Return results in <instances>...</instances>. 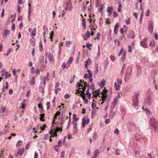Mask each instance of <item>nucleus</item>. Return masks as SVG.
<instances>
[{
    "label": "nucleus",
    "instance_id": "nucleus-7",
    "mask_svg": "<svg viewBox=\"0 0 158 158\" xmlns=\"http://www.w3.org/2000/svg\"><path fill=\"white\" fill-rule=\"evenodd\" d=\"M24 151L23 148L22 149H19L18 150V152L17 153V154L15 155V156L16 157H17L18 155H19L20 156H22Z\"/></svg>",
    "mask_w": 158,
    "mask_h": 158
},
{
    "label": "nucleus",
    "instance_id": "nucleus-2",
    "mask_svg": "<svg viewBox=\"0 0 158 158\" xmlns=\"http://www.w3.org/2000/svg\"><path fill=\"white\" fill-rule=\"evenodd\" d=\"M148 94L147 96V104L150 106L153 101V95L152 91L150 89H148Z\"/></svg>",
    "mask_w": 158,
    "mask_h": 158
},
{
    "label": "nucleus",
    "instance_id": "nucleus-6",
    "mask_svg": "<svg viewBox=\"0 0 158 158\" xmlns=\"http://www.w3.org/2000/svg\"><path fill=\"white\" fill-rule=\"evenodd\" d=\"M128 37L130 39H134L135 37L134 32L133 31H129Z\"/></svg>",
    "mask_w": 158,
    "mask_h": 158
},
{
    "label": "nucleus",
    "instance_id": "nucleus-18",
    "mask_svg": "<svg viewBox=\"0 0 158 158\" xmlns=\"http://www.w3.org/2000/svg\"><path fill=\"white\" fill-rule=\"evenodd\" d=\"M120 86L118 85L117 83L115 82L114 85V87L116 90H118L119 89Z\"/></svg>",
    "mask_w": 158,
    "mask_h": 158
},
{
    "label": "nucleus",
    "instance_id": "nucleus-16",
    "mask_svg": "<svg viewBox=\"0 0 158 158\" xmlns=\"http://www.w3.org/2000/svg\"><path fill=\"white\" fill-rule=\"evenodd\" d=\"M117 98V97L115 98L114 99V101L112 102V104L114 108L115 107V106L118 102L116 100Z\"/></svg>",
    "mask_w": 158,
    "mask_h": 158
},
{
    "label": "nucleus",
    "instance_id": "nucleus-51",
    "mask_svg": "<svg viewBox=\"0 0 158 158\" xmlns=\"http://www.w3.org/2000/svg\"><path fill=\"white\" fill-rule=\"evenodd\" d=\"M100 34L99 32H98L97 34V36L95 38V39H99V36L100 35Z\"/></svg>",
    "mask_w": 158,
    "mask_h": 158
},
{
    "label": "nucleus",
    "instance_id": "nucleus-61",
    "mask_svg": "<svg viewBox=\"0 0 158 158\" xmlns=\"http://www.w3.org/2000/svg\"><path fill=\"white\" fill-rule=\"evenodd\" d=\"M118 14L117 12H114V17H116L118 16Z\"/></svg>",
    "mask_w": 158,
    "mask_h": 158
},
{
    "label": "nucleus",
    "instance_id": "nucleus-62",
    "mask_svg": "<svg viewBox=\"0 0 158 158\" xmlns=\"http://www.w3.org/2000/svg\"><path fill=\"white\" fill-rule=\"evenodd\" d=\"M72 123H73L74 125L73 127H77V123L76 121H73L72 122Z\"/></svg>",
    "mask_w": 158,
    "mask_h": 158
},
{
    "label": "nucleus",
    "instance_id": "nucleus-50",
    "mask_svg": "<svg viewBox=\"0 0 158 158\" xmlns=\"http://www.w3.org/2000/svg\"><path fill=\"white\" fill-rule=\"evenodd\" d=\"M62 141H59L58 143V145H57V146H58L59 147H61L62 146Z\"/></svg>",
    "mask_w": 158,
    "mask_h": 158
},
{
    "label": "nucleus",
    "instance_id": "nucleus-52",
    "mask_svg": "<svg viewBox=\"0 0 158 158\" xmlns=\"http://www.w3.org/2000/svg\"><path fill=\"white\" fill-rule=\"evenodd\" d=\"M81 92V93L80 94V96L82 98L83 97V95H85V93L83 91H80Z\"/></svg>",
    "mask_w": 158,
    "mask_h": 158
},
{
    "label": "nucleus",
    "instance_id": "nucleus-12",
    "mask_svg": "<svg viewBox=\"0 0 158 158\" xmlns=\"http://www.w3.org/2000/svg\"><path fill=\"white\" fill-rule=\"evenodd\" d=\"M153 26L152 25H150L148 26V30L149 32L152 34V33L153 30Z\"/></svg>",
    "mask_w": 158,
    "mask_h": 158
},
{
    "label": "nucleus",
    "instance_id": "nucleus-31",
    "mask_svg": "<svg viewBox=\"0 0 158 158\" xmlns=\"http://www.w3.org/2000/svg\"><path fill=\"white\" fill-rule=\"evenodd\" d=\"M35 79L34 77H32V80L30 82V84L31 85H35Z\"/></svg>",
    "mask_w": 158,
    "mask_h": 158
},
{
    "label": "nucleus",
    "instance_id": "nucleus-39",
    "mask_svg": "<svg viewBox=\"0 0 158 158\" xmlns=\"http://www.w3.org/2000/svg\"><path fill=\"white\" fill-rule=\"evenodd\" d=\"M71 44V41H66V45L68 47H69Z\"/></svg>",
    "mask_w": 158,
    "mask_h": 158
},
{
    "label": "nucleus",
    "instance_id": "nucleus-9",
    "mask_svg": "<svg viewBox=\"0 0 158 158\" xmlns=\"http://www.w3.org/2000/svg\"><path fill=\"white\" fill-rule=\"evenodd\" d=\"M126 67V64H123V66L122 68V69H121V71L120 72V74L121 75L122 77H123V73L125 71V69Z\"/></svg>",
    "mask_w": 158,
    "mask_h": 158
},
{
    "label": "nucleus",
    "instance_id": "nucleus-14",
    "mask_svg": "<svg viewBox=\"0 0 158 158\" xmlns=\"http://www.w3.org/2000/svg\"><path fill=\"white\" fill-rule=\"evenodd\" d=\"M48 58L49 60L51 61H54V58L53 57V55L50 53L48 56Z\"/></svg>",
    "mask_w": 158,
    "mask_h": 158
},
{
    "label": "nucleus",
    "instance_id": "nucleus-60",
    "mask_svg": "<svg viewBox=\"0 0 158 158\" xmlns=\"http://www.w3.org/2000/svg\"><path fill=\"white\" fill-rule=\"evenodd\" d=\"M23 27V23L21 22L19 24V28L21 30Z\"/></svg>",
    "mask_w": 158,
    "mask_h": 158
},
{
    "label": "nucleus",
    "instance_id": "nucleus-44",
    "mask_svg": "<svg viewBox=\"0 0 158 158\" xmlns=\"http://www.w3.org/2000/svg\"><path fill=\"white\" fill-rule=\"evenodd\" d=\"M157 73V72L153 71L152 73V77H153V76H155V77Z\"/></svg>",
    "mask_w": 158,
    "mask_h": 158
},
{
    "label": "nucleus",
    "instance_id": "nucleus-5",
    "mask_svg": "<svg viewBox=\"0 0 158 158\" xmlns=\"http://www.w3.org/2000/svg\"><path fill=\"white\" fill-rule=\"evenodd\" d=\"M101 94L102 95L101 96V97L102 98V99H100V101H102V102H101V104H102L105 101L107 97V94H103V92H102Z\"/></svg>",
    "mask_w": 158,
    "mask_h": 158
},
{
    "label": "nucleus",
    "instance_id": "nucleus-55",
    "mask_svg": "<svg viewBox=\"0 0 158 158\" xmlns=\"http://www.w3.org/2000/svg\"><path fill=\"white\" fill-rule=\"evenodd\" d=\"M120 32L121 34L123 35L124 33V31L123 28H121L120 29Z\"/></svg>",
    "mask_w": 158,
    "mask_h": 158
},
{
    "label": "nucleus",
    "instance_id": "nucleus-37",
    "mask_svg": "<svg viewBox=\"0 0 158 158\" xmlns=\"http://www.w3.org/2000/svg\"><path fill=\"white\" fill-rule=\"evenodd\" d=\"M114 42L115 44H117V45L118 46H119L120 45V43L119 41L117 39L115 40L114 41Z\"/></svg>",
    "mask_w": 158,
    "mask_h": 158
},
{
    "label": "nucleus",
    "instance_id": "nucleus-49",
    "mask_svg": "<svg viewBox=\"0 0 158 158\" xmlns=\"http://www.w3.org/2000/svg\"><path fill=\"white\" fill-rule=\"evenodd\" d=\"M61 90V89L60 88H55V93H56V94L58 93V91H60Z\"/></svg>",
    "mask_w": 158,
    "mask_h": 158
},
{
    "label": "nucleus",
    "instance_id": "nucleus-4",
    "mask_svg": "<svg viewBox=\"0 0 158 158\" xmlns=\"http://www.w3.org/2000/svg\"><path fill=\"white\" fill-rule=\"evenodd\" d=\"M148 40L147 38H145L144 40L140 43V44L144 48H147L148 47L147 41Z\"/></svg>",
    "mask_w": 158,
    "mask_h": 158
},
{
    "label": "nucleus",
    "instance_id": "nucleus-17",
    "mask_svg": "<svg viewBox=\"0 0 158 158\" xmlns=\"http://www.w3.org/2000/svg\"><path fill=\"white\" fill-rule=\"evenodd\" d=\"M32 39L33 40H31L30 41V43L31 44V45L33 46H34L35 44V39L33 37H32Z\"/></svg>",
    "mask_w": 158,
    "mask_h": 158
},
{
    "label": "nucleus",
    "instance_id": "nucleus-22",
    "mask_svg": "<svg viewBox=\"0 0 158 158\" xmlns=\"http://www.w3.org/2000/svg\"><path fill=\"white\" fill-rule=\"evenodd\" d=\"M11 48H9L7 50V51L6 53V54H4V55L5 56H7L11 52Z\"/></svg>",
    "mask_w": 158,
    "mask_h": 158
},
{
    "label": "nucleus",
    "instance_id": "nucleus-63",
    "mask_svg": "<svg viewBox=\"0 0 158 158\" xmlns=\"http://www.w3.org/2000/svg\"><path fill=\"white\" fill-rule=\"evenodd\" d=\"M57 145H56V146H54V149L56 152H58V149L57 148Z\"/></svg>",
    "mask_w": 158,
    "mask_h": 158
},
{
    "label": "nucleus",
    "instance_id": "nucleus-8",
    "mask_svg": "<svg viewBox=\"0 0 158 158\" xmlns=\"http://www.w3.org/2000/svg\"><path fill=\"white\" fill-rule=\"evenodd\" d=\"M119 25L118 23H116L114 26V32L115 34H117V29L118 28Z\"/></svg>",
    "mask_w": 158,
    "mask_h": 158
},
{
    "label": "nucleus",
    "instance_id": "nucleus-59",
    "mask_svg": "<svg viewBox=\"0 0 158 158\" xmlns=\"http://www.w3.org/2000/svg\"><path fill=\"white\" fill-rule=\"evenodd\" d=\"M22 141L21 140H19L18 141V143H17L16 144V145L17 146H20L21 144Z\"/></svg>",
    "mask_w": 158,
    "mask_h": 158
},
{
    "label": "nucleus",
    "instance_id": "nucleus-19",
    "mask_svg": "<svg viewBox=\"0 0 158 158\" xmlns=\"http://www.w3.org/2000/svg\"><path fill=\"white\" fill-rule=\"evenodd\" d=\"M73 59V58L72 57H71L69 58L68 61L67 62V63L68 64V67H69V65L71 63Z\"/></svg>",
    "mask_w": 158,
    "mask_h": 158
},
{
    "label": "nucleus",
    "instance_id": "nucleus-23",
    "mask_svg": "<svg viewBox=\"0 0 158 158\" xmlns=\"http://www.w3.org/2000/svg\"><path fill=\"white\" fill-rule=\"evenodd\" d=\"M85 63H86L87 64L89 65L91 63V60L90 58H88L87 60L85 61Z\"/></svg>",
    "mask_w": 158,
    "mask_h": 158
},
{
    "label": "nucleus",
    "instance_id": "nucleus-54",
    "mask_svg": "<svg viewBox=\"0 0 158 158\" xmlns=\"http://www.w3.org/2000/svg\"><path fill=\"white\" fill-rule=\"evenodd\" d=\"M126 23L127 25L129 24L130 23V19L128 18L127 19L126 21Z\"/></svg>",
    "mask_w": 158,
    "mask_h": 158
},
{
    "label": "nucleus",
    "instance_id": "nucleus-20",
    "mask_svg": "<svg viewBox=\"0 0 158 158\" xmlns=\"http://www.w3.org/2000/svg\"><path fill=\"white\" fill-rule=\"evenodd\" d=\"M144 111L147 114H149L151 115L152 114L150 110L147 108H145V110H144Z\"/></svg>",
    "mask_w": 158,
    "mask_h": 158
},
{
    "label": "nucleus",
    "instance_id": "nucleus-57",
    "mask_svg": "<svg viewBox=\"0 0 158 158\" xmlns=\"http://www.w3.org/2000/svg\"><path fill=\"white\" fill-rule=\"evenodd\" d=\"M90 86L92 87L90 88L91 89H92V90H94L95 89V86H94V83H92L91 84Z\"/></svg>",
    "mask_w": 158,
    "mask_h": 158
},
{
    "label": "nucleus",
    "instance_id": "nucleus-40",
    "mask_svg": "<svg viewBox=\"0 0 158 158\" xmlns=\"http://www.w3.org/2000/svg\"><path fill=\"white\" fill-rule=\"evenodd\" d=\"M155 44V43L154 41H152L150 43V46L152 47H153Z\"/></svg>",
    "mask_w": 158,
    "mask_h": 158
},
{
    "label": "nucleus",
    "instance_id": "nucleus-36",
    "mask_svg": "<svg viewBox=\"0 0 158 158\" xmlns=\"http://www.w3.org/2000/svg\"><path fill=\"white\" fill-rule=\"evenodd\" d=\"M86 123V121L84 119V118L82 120V126L83 127H84L85 126V123Z\"/></svg>",
    "mask_w": 158,
    "mask_h": 158
},
{
    "label": "nucleus",
    "instance_id": "nucleus-30",
    "mask_svg": "<svg viewBox=\"0 0 158 158\" xmlns=\"http://www.w3.org/2000/svg\"><path fill=\"white\" fill-rule=\"evenodd\" d=\"M126 58V52H123V56L122 58V59L123 61H124Z\"/></svg>",
    "mask_w": 158,
    "mask_h": 158
},
{
    "label": "nucleus",
    "instance_id": "nucleus-34",
    "mask_svg": "<svg viewBox=\"0 0 158 158\" xmlns=\"http://www.w3.org/2000/svg\"><path fill=\"white\" fill-rule=\"evenodd\" d=\"M112 8L111 7H108L107 10V12L108 13H112L111 10H112Z\"/></svg>",
    "mask_w": 158,
    "mask_h": 158
},
{
    "label": "nucleus",
    "instance_id": "nucleus-33",
    "mask_svg": "<svg viewBox=\"0 0 158 158\" xmlns=\"http://www.w3.org/2000/svg\"><path fill=\"white\" fill-rule=\"evenodd\" d=\"M50 39L51 40V41H52V37L53 36V35H54V31H52L51 32V33L50 34Z\"/></svg>",
    "mask_w": 158,
    "mask_h": 158
},
{
    "label": "nucleus",
    "instance_id": "nucleus-45",
    "mask_svg": "<svg viewBox=\"0 0 158 158\" xmlns=\"http://www.w3.org/2000/svg\"><path fill=\"white\" fill-rule=\"evenodd\" d=\"M114 133L116 134L117 135H119V131L118 129L116 128L114 130Z\"/></svg>",
    "mask_w": 158,
    "mask_h": 158
},
{
    "label": "nucleus",
    "instance_id": "nucleus-15",
    "mask_svg": "<svg viewBox=\"0 0 158 158\" xmlns=\"http://www.w3.org/2000/svg\"><path fill=\"white\" fill-rule=\"evenodd\" d=\"M44 114H41L40 115V119L41 121H44L45 120V119H44Z\"/></svg>",
    "mask_w": 158,
    "mask_h": 158
},
{
    "label": "nucleus",
    "instance_id": "nucleus-58",
    "mask_svg": "<svg viewBox=\"0 0 158 158\" xmlns=\"http://www.w3.org/2000/svg\"><path fill=\"white\" fill-rule=\"evenodd\" d=\"M72 4L68 2V0H67V2L66 3V6L68 7L71 6Z\"/></svg>",
    "mask_w": 158,
    "mask_h": 158
},
{
    "label": "nucleus",
    "instance_id": "nucleus-32",
    "mask_svg": "<svg viewBox=\"0 0 158 158\" xmlns=\"http://www.w3.org/2000/svg\"><path fill=\"white\" fill-rule=\"evenodd\" d=\"M43 45L42 43L41 42V41H40L39 43V47H40V52L42 51L43 50Z\"/></svg>",
    "mask_w": 158,
    "mask_h": 158
},
{
    "label": "nucleus",
    "instance_id": "nucleus-46",
    "mask_svg": "<svg viewBox=\"0 0 158 158\" xmlns=\"http://www.w3.org/2000/svg\"><path fill=\"white\" fill-rule=\"evenodd\" d=\"M90 34L89 31H87V32L85 34L86 36H87V38H89L90 37Z\"/></svg>",
    "mask_w": 158,
    "mask_h": 158
},
{
    "label": "nucleus",
    "instance_id": "nucleus-43",
    "mask_svg": "<svg viewBox=\"0 0 158 158\" xmlns=\"http://www.w3.org/2000/svg\"><path fill=\"white\" fill-rule=\"evenodd\" d=\"M128 52H132V50L131 49L132 46L131 45H129L128 46Z\"/></svg>",
    "mask_w": 158,
    "mask_h": 158
},
{
    "label": "nucleus",
    "instance_id": "nucleus-26",
    "mask_svg": "<svg viewBox=\"0 0 158 158\" xmlns=\"http://www.w3.org/2000/svg\"><path fill=\"white\" fill-rule=\"evenodd\" d=\"M60 114V112L57 111L55 114L54 117V118L56 119L58 116H59Z\"/></svg>",
    "mask_w": 158,
    "mask_h": 158
},
{
    "label": "nucleus",
    "instance_id": "nucleus-27",
    "mask_svg": "<svg viewBox=\"0 0 158 158\" xmlns=\"http://www.w3.org/2000/svg\"><path fill=\"white\" fill-rule=\"evenodd\" d=\"M9 127L8 126H6L4 128V134H6L7 131H8Z\"/></svg>",
    "mask_w": 158,
    "mask_h": 158
},
{
    "label": "nucleus",
    "instance_id": "nucleus-13",
    "mask_svg": "<svg viewBox=\"0 0 158 158\" xmlns=\"http://www.w3.org/2000/svg\"><path fill=\"white\" fill-rule=\"evenodd\" d=\"M29 32L31 34V36H32L33 37L35 36L36 35V33L33 31L32 29H31V28H29Z\"/></svg>",
    "mask_w": 158,
    "mask_h": 158
},
{
    "label": "nucleus",
    "instance_id": "nucleus-56",
    "mask_svg": "<svg viewBox=\"0 0 158 158\" xmlns=\"http://www.w3.org/2000/svg\"><path fill=\"white\" fill-rule=\"evenodd\" d=\"M6 109V108L5 106L3 107L1 110V112L2 113H3L5 111Z\"/></svg>",
    "mask_w": 158,
    "mask_h": 158
},
{
    "label": "nucleus",
    "instance_id": "nucleus-38",
    "mask_svg": "<svg viewBox=\"0 0 158 158\" xmlns=\"http://www.w3.org/2000/svg\"><path fill=\"white\" fill-rule=\"evenodd\" d=\"M92 128V125H91L89 126V128L87 129V132L89 133L91 130Z\"/></svg>",
    "mask_w": 158,
    "mask_h": 158
},
{
    "label": "nucleus",
    "instance_id": "nucleus-64",
    "mask_svg": "<svg viewBox=\"0 0 158 158\" xmlns=\"http://www.w3.org/2000/svg\"><path fill=\"white\" fill-rule=\"evenodd\" d=\"M117 82L120 84H121L122 83V80L120 79H118V78L117 80Z\"/></svg>",
    "mask_w": 158,
    "mask_h": 158
},
{
    "label": "nucleus",
    "instance_id": "nucleus-28",
    "mask_svg": "<svg viewBox=\"0 0 158 158\" xmlns=\"http://www.w3.org/2000/svg\"><path fill=\"white\" fill-rule=\"evenodd\" d=\"M87 87H89L86 91V95L87 96H89L91 94L89 92V90L90 89V86L89 85H87Z\"/></svg>",
    "mask_w": 158,
    "mask_h": 158
},
{
    "label": "nucleus",
    "instance_id": "nucleus-3",
    "mask_svg": "<svg viewBox=\"0 0 158 158\" xmlns=\"http://www.w3.org/2000/svg\"><path fill=\"white\" fill-rule=\"evenodd\" d=\"M139 96V94L138 93H136L135 95L133 97L132 100L135 106H138Z\"/></svg>",
    "mask_w": 158,
    "mask_h": 158
},
{
    "label": "nucleus",
    "instance_id": "nucleus-53",
    "mask_svg": "<svg viewBox=\"0 0 158 158\" xmlns=\"http://www.w3.org/2000/svg\"><path fill=\"white\" fill-rule=\"evenodd\" d=\"M110 122V118L106 119L105 120V123L106 124H108Z\"/></svg>",
    "mask_w": 158,
    "mask_h": 158
},
{
    "label": "nucleus",
    "instance_id": "nucleus-29",
    "mask_svg": "<svg viewBox=\"0 0 158 158\" xmlns=\"http://www.w3.org/2000/svg\"><path fill=\"white\" fill-rule=\"evenodd\" d=\"M73 134L75 135L76 134L77 132V127H73Z\"/></svg>",
    "mask_w": 158,
    "mask_h": 158
},
{
    "label": "nucleus",
    "instance_id": "nucleus-47",
    "mask_svg": "<svg viewBox=\"0 0 158 158\" xmlns=\"http://www.w3.org/2000/svg\"><path fill=\"white\" fill-rule=\"evenodd\" d=\"M15 24L14 23H13L12 25L11 29L12 31H14L15 30Z\"/></svg>",
    "mask_w": 158,
    "mask_h": 158
},
{
    "label": "nucleus",
    "instance_id": "nucleus-10",
    "mask_svg": "<svg viewBox=\"0 0 158 158\" xmlns=\"http://www.w3.org/2000/svg\"><path fill=\"white\" fill-rule=\"evenodd\" d=\"M106 81L104 79H103L101 80V81L100 84H99V86L101 88H102L105 85Z\"/></svg>",
    "mask_w": 158,
    "mask_h": 158
},
{
    "label": "nucleus",
    "instance_id": "nucleus-48",
    "mask_svg": "<svg viewBox=\"0 0 158 158\" xmlns=\"http://www.w3.org/2000/svg\"><path fill=\"white\" fill-rule=\"evenodd\" d=\"M70 97V95L68 94H66L64 95V98L65 99H68Z\"/></svg>",
    "mask_w": 158,
    "mask_h": 158
},
{
    "label": "nucleus",
    "instance_id": "nucleus-24",
    "mask_svg": "<svg viewBox=\"0 0 158 158\" xmlns=\"http://www.w3.org/2000/svg\"><path fill=\"white\" fill-rule=\"evenodd\" d=\"M99 152L98 149H96L95 150L94 153V155L95 157H96Z\"/></svg>",
    "mask_w": 158,
    "mask_h": 158
},
{
    "label": "nucleus",
    "instance_id": "nucleus-21",
    "mask_svg": "<svg viewBox=\"0 0 158 158\" xmlns=\"http://www.w3.org/2000/svg\"><path fill=\"white\" fill-rule=\"evenodd\" d=\"M82 26L83 27V28L84 29H85L86 28V24L85 19L84 18H83V20L82 21Z\"/></svg>",
    "mask_w": 158,
    "mask_h": 158
},
{
    "label": "nucleus",
    "instance_id": "nucleus-25",
    "mask_svg": "<svg viewBox=\"0 0 158 158\" xmlns=\"http://www.w3.org/2000/svg\"><path fill=\"white\" fill-rule=\"evenodd\" d=\"M68 65H67V64H66L65 63H64L61 66V68H62V70H63L65 68H68Z\"/></svg>",
    "mask_w": 158,
    "mask_h": 158
},
{
    "label": "nucleus",
    "instance_id": "nucleus-42",
    "mask_svg": "<svg viewBox=\"0 0 158 158\" xmlns=\"http://www.w3.org/2000/svg\"><path fill=\"white\" fill-rule=\"evenodd\" d=\"M92 44H90L89 43H87L86 44L85 46L86 47H87V48H89V47H90V46H92Z\"/></svg>",
    "mask_w": 158,
    "mask_h": 158
},
{
    "label": "nucleus",
    "instance_id": "nucleus-41",
    "mask_svg": "<svg viewBox=\"0 0 158 158\" xmlns=\"http://www.w3.org/2000/svg\"><path fill=\"white\" fill-rule=\"evenodd\" d=\"M46 124L43 125L42 127H40L41 130H42V131H44V130L45 129V128H46Z\"/></svg>",
    "mask_w": 158,
    "mask_h": 158
},
{
    "label": "nucleus",
    "instance_id": "nucleus-35",
    "mask_svg": "<svg viewBox=\"0 0 158 158\" xmlns=\"http://www.w3.org/2000/svg\"><path fill=\"white\" fill-rule=\"evenodd\" d=\"M77 116L76 114H73V120L74 121H77L78 120V119L77 118Z\"/></svg>",
    "mask_w": 158,
    "mask_h": 158
},
{
    "label": "nucleus",
    "instance_id": "nucleus-1",
    "mask_svg": "<svg viewBox=\"0 0 158 158\" xmlns=\"http://www.w3.org/2000/svg\"><path fill=\"white\" fill-rule=\"evenodd\" d=\"M150 123L152 127V129L156 132L158 131V124L156 121V118L152 116L150 119Z\"/></svg>",
    "mask_w": 158,
    "mask_h": 158
},
{
    "label": "nucleus",
    "instance_id": "nucleus-11",
    "mask_svg": "<svg viewBox=\"0 0 158 158\" xmlns=\"http://www.w3.org/2000/svg\"><path fill=\"white\" fill-rule=\"evenodd\" d=\"M10 33V31L7 29H6L4 31L3 33V36H7V35L9 34Z\"/></svg>",
    "mask_w": 158,
    "mask_h": 158
}]
</instances>
